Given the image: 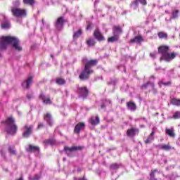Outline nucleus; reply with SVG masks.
<instances>
[{
	"mask_svg": "<svg viewBox=\"0 0 180 180\" xmlns=\"http://www.w3.org/2000/svg\"><path fill=\"white\" fill-rule=\"evenodd\" d=\"M155 172H158V169H155V170H152L150 174V180H157L155 178Z\"/></svg>",
	"mask_w": 180,
	"mask_h": 180,
	"instance_id": "c756f323",
	"label": "nucleus"
},
{
	"mask_svg": "<svg viewBox=\"0 0 180 180\" xmlns=\"http://www.w3.org/2000/svg\"><path fill=\"white\" fill-rule=\"evenodd\" d=\"M91 74H94V70H89L84 67V69L80 73L79 78L82 79V81H85L89 78Z\"/></svg>",
	"mask_w": 180,
	"mask_h": 180,
	"instance_id": "39448f33",
	"label": "nucleus"
},
{
	"mask_svg": "<svg viewBox=\"0 0 180 180\" xmlns=\"http://www.w3.org/2000/svg\"><path fill=\"white\" fill-rule=\"evenodd\" d=\"M112 33L115 36H119L122 33V27L120 26H114L112 27Z\"/></svg>",
	"mask_w": 180,
	"mask_h": 180,
	"instance_id": "4be33fe9",
	"label": "nucleus"
},
{
	"mask_svg": "<svg viewBox=\"0 0 180 180\" xmlns=\"http://www.w3.org/2000/svg\"><path fill=\"white\" fill-rule=\"evenodd\" d=\"M82 147L81 146H72L71 148H68L67 146L64 147V150L68 157H72V154L71 153L74 151H77V150H82Z\"/></svg>",
	"mask_w": 180,
	"mask_h": 180,
	"instance_id": "9d476101",
	"label": "nucleus"
},
{
	"mask_svg": "<svg viewBox=\"0 0 180 180\" xmlns=\"http://www.w3.org/2000/svg\"><path fill=\"white\" fill-rule=\"evenodd\" d=\"M91 29V25H88L86 27V30H89Z\"/></svg>",
	"mask_w": 180,
	"mask_h": 180,
	"instance_id": "603ef678",
	"label": "nucleus"
},
{
	"mask_svg": "<svg viewBox=\"0 0 180 180\" xmlns=\"http://www.w3.org/2000/svg\"><path fill=\"white\" fill-rule=\"evenodd\" d=\"M11 12L15 18H23V16H26V10L18 7H12Z\"/></svg>",
	"mask_w": 180,
	"mask_h": 180,
	"instance_id": "20e7f679",
	"label": "nucleus"
},
{
	"mask_svg": "<svg viewBox=\"0 0 180 180\" xmlns=\"http://www.w3.org/2000/svg\"><path fill=\"white\" fill-rule=\"evenodd\" d=\"M94 36L98 41H103L105 40V37H103L101 31L98 29L94 31Z\"/></svg>",
	"mask_w": 180,
	"mask_h": 180,
	"instance_id": "f8f14e48",
	"label": "nucleus"
},
{
	"mask_svg": "<svg viewBox=\"0 0 180 180\" xmlns=\"http://www.w3.org/2000/svg\"><path fill=\"white\" fill-rule=\"evenodd\" d=\"M33 83V77H28L22 84L23 88H26L27 89H29L30 88V85Z\"/></svg>",
	"mask_w": 180,
	"mask_h": 180,
	"instance_id": "2eb2a0df",
	"label": "nucleus"
},
{
	"mask_svg": "<svg viewBox=\"0 0 180 180\" xmlns=\"http://www.w3.org/2000/svg\"><path fill=\"white\" fill-rule=\"evenodd\" d=\"M148 86H151L152 89H154V83L153 82H147L146 84L141 86L142 89H147Z\"/></svg>",
	"mask_w": 180,
	"mask_h": 180,
	"instance_id": "cd10ccee",
	"label": "nucleus"
},
{
	"mask_svg": "<svg viewBox=\"0 0 180 180\" xmlns=\"http://www.w3.org/2000/svg\"><path fill=\"white\" fill-rule=\"evenodd\" d=\"M158 36L159 39H167V37H168V34L162 32H158Z\"/></svg>",
	"mask_w": 180,
	"mask_h": 180,
	"instance_id": "f704fd0d",
	"label": "nucleus"
},
{
	"mask_svg": "<svg viewBox=\"0 0 180 180\" xmlns=\"http://www.w3.org/2000/svg\"><path fill=\"white\" fill-rule=\"evenodd\" d=\"M22 2L25 5H30L31 6L34 5V0H22Z\"/></svg>",
	"mask_w": 180,
	"mask_h": 180,
	"instance_id": "e433bc0d",
	"label": "nucleus"
},
{
	"mask_svg": "<svg viewBox=\"0 0 180 180\" xmlns=\"http://www.w3.org/2000/svg\"><path fill=\"white\" fill-rule=\"evenodd\" d=\"M51 58H53V55H51Z\"/></svg>",
	"mask_w": 180,
	"mask_h": 180,
	"instance_id": "bf43d9fd",
	"label": "nucleus"
},
{
	"mask_svg": "<svg viewBox=\"0 0 180 180\" xmlns=\"http://www.w3.org/2000/svg\"><path fill=\"white\" fill-rule=\"evenodd\" d=\"M136 1H138V4L139 2V4H141V5H147V1L146 0H136Z\"/></svg>",
	"mask_w": 180,
	"mask_h": 180,
	"instance_id": "c03bdc74",
	"label": "nucleus"
},
{
	"mask_svg": "<svg viewBox=\"0 0 180 180\" xmlns=\"http://www.w3.org/2000/svg\"><path fill=\"white\" fill-rule=\"evenodd\" d=\"M63 160L65 161V158H63Z\"/></svg>",
	"mask_w": 180,
	"mask_h": 180,
	"instance_id": "052dcab7",
	"label": "nucleus"
},
{
	"mask_svg": "<svg viewBox=\"0 0 180 180\" xmlns=\"http://www.w3.org/2000/svg\"><path fill=\"white\" fill-rule=\"evenodd\" d=\"M95 39H89V40L86 41V44L88 46H95Z\"/></svg>",
	"mask_w": 180,
	"mask_h": 180,
	"instance_id": "58836bf2",
	"label": "nucleus"
},
{
	"mask_svg": "<svg viewBox=\"0 0 180 180\" xmlns=\"http://www.w3.org/2000/svg\"><path fill=\"white\" fill-rule=\"evenodd\" d=\"M165 133L169 137H172V139H174L175 137V131L174 130V127H171L169 129L167 128L165 129Z\"/></svg>",
	"mask_w": 180,
	"mask_h": 180,
	"instance_id": "6ab92c4d",
	"label": "nucleus"
},
{
	"mask_svg": "<svg viewBox=\"0 0 180 180\" xmlns=\"http://www.w3.org/2000/svg\"><path fill=\"white\" fill-rule=\"evenodd\" d=\"M172 119H180V112L177 111L174 112Z\"/></svg>",
	"mask_w": 180,
	"mask_h": 180,
	"instance_id": "79ce46f5",
	"label": "nucleus"
},
{
	"mask_svg": "<svg viewBox=\"0 0 180 180\" xmlns=\"http://www.w3.org/2000/svg\"><path fill=\"white\" fill-rule=\"evenodd\" d=\"M73 179H74V180H87V179L85 178V176L79 177V178L74 177Z\"/></svg>",
	"mask_w": 180,
	"mask_h": 180,
	"instance_id": "de8ad7c7",
	"label": "nucleus"
},
{
	"mask_svg": "<svg viewBox=\"0 0 180 180\" xmlns=\"http://www.w3.org/2000/svg\"><path fill=\"white\" fill-rule=\"evenodd\" d=\"M24 131L22 133V136L25 139L30 137V134L33 131V125H25L24 127Z\"/></svg>",
	"mask_w": 180,
	"mask_h": 180,
	"instance_id": "1a4fd4ad",
	"label": "nucleus"
},
{
	"mask_svg": "<svg viewBox=\"0 0 180 180\" xmlns=\"http://www.w3.org/2000/svg\"><path fill=\"white\" fill-rule=\"evenodd\" d=\"M112 103V101L110 100H105V103H103L101 105V109H105L106 108V105H110Z\"/></svg>",
	"mask_w": 180,
	"mask_h": 180,
	"instance_id": "4c0bfd02",
	"label": "nucleus"
},
{
	"mask_svg": "<svg viewBox=\"0 0 180 180\" xmlns=\"http://www.w3.org/2000/svg\"><path fill=\"white\" fill-rule=\"evenodd\" d=\"M82 61L85 63L84 68H87V70H92L91 69V67H94V65H96L98 64V60L96 59L88 60V58H84Z\"/></svg>",
	"mask_w": 180,
	"mask_h": 180,
	"instance_id": "423d86ee",
	"label": "nucleus"
},
{
	"mask_svg": "<svg viewBox=\"0 0 180 180\" xmlns=\"http://www.w3.org/2000/svg\"><path fill=\"white\" fill-rule=\"evenodd\" d=\"M44 127V125L43 124L40 123L38 124L37 129H41V127Z\"/></svg>",
	"mask_w": 180,
	"mask_h": 180,
	"instance_id": "09e8293b",
	"label": "nucleus"
},
{
	"mask_svg": "<svg viewBox=\"0 0 180 180\" xmlns=\"http://www.w3.org/2000/svg\"><path fill=\"white\" fill-rule=\"evenodd\" d=\"M143 119V120H144V122H146V123H147V119H146V118H142Z\"/></svg>",
	"mask_w": 180,
	"mask_h": 180,
	"instance_id": "5fc2aeb1",
	"label": "nucleus"
},
{
	"mask_svg": "<svg viewBox=\"0 0 180 180\" xmlns=\"http://www.w3.org/2000/svg\"><path fill=\"white\" fill-rule=\"evenodd\" d=\"M42 23L43 25H44V20H42Z\"/></svg>",
	"mask_w": 180,
	"mask_h": 180,
	"instance_id": "13d9d810",
	"label": "nucleus"
},
{
	"mask_svg": "<svg viewBox=\"0 0 180 180\" xmlns=\"http://www.w3.org/2000/svg\"><path fill=\"white\" fill-rule=\"evenodd\" d=\"M137 134H139V129L136 128H131L127 131V136L128 137H134Z\"/></svg>",
	"mask_w": 180,
	"mask_h": 180,
	"instance_id": "f3484780",
	"label": "nucleus"
},
{
	"mask_svg": "<svg viewBox=\"0 0 180 180\" xmlns=\"http://www.w3.org/2000/svg\"><path fill=\"white\" fill-rule=\"evenodd\" d=\"M140 127H141V129H143V128L146 127V126H145L144 124H141V125H140Z\"/></svg>",
	"mask_w": 180,
	"mask_h": 180,
	"instance_id": "864d4df0",
	"label": "nucleus"
},
{
	"mask_svg": "<svg viewBox=\"0 0 180 180\" xmlns=\"http://www.w3.org/2000/svg\"><path fill=\"white\" fill-rule=\"evenodd\" d=\"M119 41V35L113 34L112 37L108 38V43H115V41Z\"/></svg>",
	"mask_w": 180,
	"mask_h": 180,
	"instance_id": "a878e982",
	"label": "nucleus"
},
{
	"mask_svg": "<svg viewBox=\"0 0 180 180\" xmlns=\"http://www.w3.org/2000/svg\"><path fill=\"white\" fill-rule=\"evenodd\" d=\"M12 44L13 50L15 51H22V49L19 44V39L15 37H1L0 38V53L5 51L8 49V45Z\"/></svg>",
	"mask_w": 180,
	"mask_h": 180,
	"instance_id": "f257e3e1",
	"label": "nucleus"
},
{
	"mask_svg": "<svg viewBox=\"0 0 180 180\" xmlns=\"http://www.w3.org/2000/svg\"><path fill=\"white\" fill-rule=\"evenodd\" d=\"M123 102H124V98H122V99L121 100V103H123Z\"/></svg>",
	"mask_w": 180,
	"mask_h": 180,
	"instance_id": "4d7b16f0",
	"label": "nucleus"
},
{
	"mask_svg": "<svg viewBox=\"0 0 180 180\" xmlns=\"http://www.w3.org/2000/svg\"><path fill=\"white\" fill-rule=\"evenodd\" d=\"M14 6H15V8H17L16 6H19L20 5V1H19L18 0H16L14 3H13Z\"/></svg>",
	"mask_w": 180,
	"mask_h": 180,
	"instance_id": "49530a36",
	"label": "nucleus"
},
{
	"mask_svg": "<svg viewBox=\"0 0 180 180\" xmlns=\"http://www.w3.org/2000/svg\"><path fill=\"white\" fill-rule=\"evenodd\" d=\"M120 167V165L117 163H115L112 164L110 166V171L113 172V171H117V169H119V168Z\"/></svg>",
	"mask_w": 180,
	"mask_h": 180,
	"instance_id": "c85d7f7f",
	"label": "nucleus"
},
{
	"mask_svg": "<svg viewBox=\"0 0 180 180\" xmlns=\"http://www.w3.org/2000/svg\"><path fill=\"white\" fill-rule=\"evenodd\" d=\"M159 148H160V150H165V151H169V150L174 149V148L169 146V144L159 145Z\"/></svg>",
	"mask_w": 180,
	"mask_h": 180,
	"instance_id": "b1692460",
	"label": "nucleus"
},
{
	"mask_svg": "<svg viewBox=\"0 0 180 180\" xmlns=\"http://www.w3.org/2000/svg\"><path fill=\"white\" fill-rule=\"evenodd\" d=\"M39 99H41L43 103H45V105H51L52 103L51 100L50 99V96H46L43 93L39 95Z\"/></svg>",
	"mask_w": 180,
	"mask_h": 180,
	"instance_id": "9b49d317",
	"label": "nucleus"
},
{
	"mask_svg": "<svg viewBox=\"0 0 180 180\" xmlns=\"http://www.w3.org/2000/svg\"><path fill=\"white\" fill-rule=\"evenodd\" d=\"M64 23H65L64 17H59L55 23L56 30H62V29L64 27Z\"/></svg>",
	"mask_w": 180,
	"mask_h": 180,
	"instance_id": "0eeeda50",
	"label": "nucleus"
},
{
	"mask_svg": "<svg viewBox=\"0 0 180 180\" xmlns=\"http://www.w3.org/2000/svg\"><path fill=\"white\" fill-rule=\"evenodd\" d=\"M130 6H131V9H134V10L138 9L139 8V3H138V1H136L135 0L134 2H132Z\"/></svg>",
	"mask_w": 180,
	"mask_h": 180,
	"instance_id": "72a5a7b5",
	"label": "nucleus"
},
{
	"mask_svg": "<svg viewBox=\"0 0 180 180\" xmlns=\"http://www.w3.org/2000/svg\"><path fill=\"white\" fill-rule=\"evenodd\" d=\"M155 132H154V131H153L149 135V136L148 137V139L145 141L146 144H148V143H151V141H153V140H154V134Z\"/></svg>",
	"mask_w": 180,
	"mask_h": 180,
	"instance_id": "bb28decb",
	"label": "nucleus"
},
{
	"mask_svg": "<svg viewBox=\"0 0 180 180\" xmlns=\"http://www.w3.org/2000/svg\"><path fill=\"white\" fill-rule=\"evenodd\" d=\"M81 34H82V30L79 29L77 31H75L73 33L74 40H77V39L81 37Z\"/></svg>",
	"mask_w": 180,
	"mask_h": 180,
	"instance_id": "393cba45",
	"label": "nucleus"
},
{
	"mask_svg": "<svg viewBox=\"0 0 180 180\" xmlns=\"http://www.w3.org/2000/svg\"><path fill=\"white\" fill-rule=\"evenodd\" d=\"M170 103H172V105H174V106H180V100L176 98H172L170 101Z\"/></svg>",
	"mask_w": 180,
	"mask_h": 180,
	"instance_id": "2f4dec72",
	"label": "nucleus"
},
{
	"mask_svg": "<svg viewBox=\"0 0 180 180\" xmlns=\"http://www.w3.org/2000/svg\"><path fill=\"white\" fill-rule=\"evenodd\" d=\"M99 2V0H96L95 1V5H96V4H98Z\"/></svg>",
	"mask_w": 180,
	"mask_h": 180,
	"instance_id": "6e6d98bb",
	"label": "nucleus"
},
{
	"mask_svg": "<svg viewBox=\"0 0 180 180\" xmlns=\"http://www.w3.org/2000/svg\"><path fill=\"white\" fill-rule=\"evenodd\" d=\"M84 129H85V124L84 122H79L75 127L74 131L75 133L79 134V133L81 132V130H84Z\"/></svg>",
	"mask_w": 180,
	"mask_h": 180,
	"instance_id": "ddd939ff",
	"label": "nucleus"
},
{
	"mask_svg": "<svg viewBox=\"0 0 180 180\" xmlns=\"http://www.w3.org/2000/svg\"><path fill=\"white\" fill-rule=\"evenodd\" d=\"M143 41H144V39H143V37L141 35L136 36L134 38L130 40V43H136V44H141Z\"/></svg>",
	"mask_w": 180,
	"mask_h": 180,
	"instance_id": "4468645a",
	"label": "nucleus"
},
{
	"mask_svg": "<svg viewBox=\"0 0 180 180\" xmlns=\"http://www.w3.org/2000/svg\"><path fill=\"white\" fill-rule=\"evenodd\" d=\"M179 13V10H174L172 11V19H176L178 18V14Z\"/></svg>",
	"mask_w": 180,
	"mask_h": 180,
	"instance_id": "ea45409f",
	"label": "nucleus"
},
{
	"mask_svg": "<svg viewBox=\"0 0 180 180\" xmlns=\"http://www.w3.org/2000/svg\"><path fill=\"white\" fill-rule=\"evenodd\" d=\"M4 123L7 134H11V136H13V134H16L18 126H16V124H15V119L13 117H9L4 122Z\"/></svg>",
	"mask_w": 180,
	"mask_h": 180,
	"instance_id": "7ed1b4c3",
	"label": "nucleus"
},
{
	"mask_svg": "<svg viewBox=\"0 0 180 180\" xmlns=\"http://www.w3.org/2000/svg\"><path fill=\"white\" fill-rule=\"evenodd\" d=\"M77 92L79 94V98H83V99H85L88 96V94H89V91H88V89L86 87H78L77 88Z\"/></svg>",
	"mask_w": 180,
	"mask_h": 180,
	"instance_id": "6e6552de",
	"label": "nucleus"
},
{
	"mask_svg": "<svg viewBox=\"0 0 180 180\" xmlns=\"http://www.w3.org/2000/svg\"><path fill=\"white\" fill-rule=\"evenodd\" d=\"M8 151L10 154H12L13 155H16V150H15V147H9Z\"/></svg>",
	"mask_w": 180,
	"mask_h": 180,
	"instance_id": "a19ab883",
	"label": "nucleus"
},
{
	"mask_svg": "<svg viewBox=\"0 0 180 180\" xmlns=\"http://www.w3.org/2000/svg\"><path fill=\"white\" fill-rule=\"evenodd\" d=\"M44 120H46L49 126H53V118L51 117V114L46 113L44 116Z\"/></svg>",
	"mask_w": 180,
	"mask_h": 180,
	"instance_id": "aec40b11",
	"label": "nucleus"
},
{
	"mask_svg": "<svg viewBox=\"0 0 180 180\" xmlns=\"http://www.w3.org/2000/svg\"><path fill=\"white\" fill-rule=\"evenodd\" d=\"M32 179H33V180H38V179H40V176H35Z\"/></svg>",
	"mask_w": 180,
	"mask_h": 180,
	"instance_id": "3c124183",
	"label": "nucleus"
},
{
	"mask_svg": "<svg viewBox=\"0 0 180 180\" xmlns=\"http://www.w3.org/2000/svg\"><path fill=\"white\" fill-rule=\"evenodd\" d=\"M4 20L1 22V27L2 29H9L11 27V22L8 21L6 17L3 16Z\"/></svg>",
	"mask_w": 180,
	"mask_h": 180,
	"instance_id": "a211bd4d",
	"label": "nucleus"
},
{
	"mask_svg": "<svg viewBox=\"0 0 180 180\" xmlns=\"http://www.w3.org/2000/svg\"><path fill=\"white\" fill-rule=\"evenodd\" d=\"M169 50V46H161L158 49V53L161 54L160 60H164L167 63L169 61H172L175 57H176V53H169L168 51Z\"/></svg>",
	"mask_w": 180,
	"mask_h": 180,
	"instance_id": "f03ea898",
	"label": "nucleus"
},
{
	"mask_svg": "<svg viewBox=\"0 0 180 180\" xmlns=\"http://www.w3.org/2000/svg\"><path fill=\"white\" fill-rule=\"evenodd\" d=\"M157 54H158L157 52H152L150 53V57H151V58H153V59L156 58Z\"/></svg>",
	"mask_w": 180,
	"mask_h": 180,
	"instance_id": "37998d69",
	"label": "nucleus"
},
{
	"mask_svg": "<svg viewBox=\"0 0 180 180\" xmlns=\"http://www.w3.org/2000/svg\"><path fill=\"white\" fill-rule=\"evenodd\" d=\"M27 98L29 101H30V99H33L34 98V96L33 95V94H27Z\"/></svg>",
	"mask_w": 180,
	"mask_h": 180,
	"instance_id": "a18cd8bd",
	"label": "nucleus"
},
{
	"mask_svg": "<svg viewBox=\"0 0 180 180\" xmlns=\"http://www.w3.org/2000/svg\"><path fill=\"white\" fill-rule=\"evenodd\" d=\"M45 146H54L56 144V141L54 139H47L44 141Z\"/></svg>",
	"mask_w": 180,
	"mask_h": 180,
	"instance_id": "473e14b6",
	"label": "nucleus"
},
{
	"mask_svg": "<svg viewBox=\"0 0 180 180\" xmlns=\"http://www.w3.org/2000/svg\"><path fill=\"white\" fill-rule=\"evenodd\" d=\"M99 117L96 116V117H91V118L90 119V124L92 126H96V124H99Z\"/></svg>",
	"mask_w": 180,
	"mask_h": 180,
	"instance_id": "412c9836",
	"label": "nucleus"
},
{
	"mask_svg": "<svg viewBox=\"0 0 180 180\" xmlns=\"http://www.w3.org/2000/svg\"><path fill=\"white\" fill-rule=\"evenodd\" d=\"M127 108L128 110H131V112H136V110L137 109V105L134 102L131 101L127 103Z\"/></svg>",
	"mask_w": 180,
	"mask_h": 180,
	"instance_id": "dca6fc26",
	"label": "nucleus"
},
{
	"mask_svg": "<svg viewBox=\"0 0 180 180\" xmlns=\"http://www.w3.org/2000/svg\"><path fill=\"white\" fill-rule=\"evenodd\" d=\"M110 84L114 86L116 85V80H112Z\"/></svg>",
	"mask_w": 180,
	"mask_h": 180,
	"instance_id": "8fccbe9b",
	"label": "nucleus"
},
{
	"mask_svg": "<svg viewBox=\"0 0 180 180\" xmlns=\"http://www.w3.org/2000/svg\"><path fill=\"white\" fill-rule=\"evenodd\" d=\"M56 82L58 85H64V84H65V80L63 78H57Z\"/></svg>",
	"mask_w": 180,
	"mask_h": 180,
	"instance_id": "c9c22d12",
	"label": "nucleus"
},
{
	"mask_svg": "<svg viewBox=\"0 0 180 180\" xmlns=\"http://www.w3.org/2000/svg\"><path fill=\"white\" fill-rule=\"evenodd\" d=\"M26 151H27L28 153H30L32 151L36 153V151H39V147L32 145H29V147L26 148Z\"/></svg>",
	"mask_w": 180,
	"mask_h": 180,
	"instance_id": "5701e85b",
	"label": "nucleus"
},
{
	"mask_svg": "<svg viewBox=\"0 0 180 180\" xmlns=\"http://www.w3.org/2000/svg\"><path fill=\"white\" fill-rule=\"evenodd\" d=\"M158 85L159 86H162V85H164L165 86H169V85H171V82L169 81L167 82H164V80H160L158 82Z\"/></svg>",
	"mask_w": 180,
	"mask_h": 180,
	"instance_id": "7c9ffc66",
	"label": "nucleus"
}]
</instances>
